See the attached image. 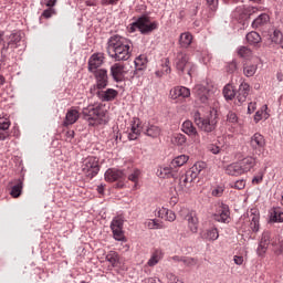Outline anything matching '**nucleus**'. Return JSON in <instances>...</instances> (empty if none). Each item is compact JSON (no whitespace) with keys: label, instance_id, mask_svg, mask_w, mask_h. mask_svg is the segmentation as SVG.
<instances>
[{"label":"nucleus","instance_id":"1","mask_svg":"<svg viewBox=\"0 0 283 283\" xmlns=\"http://www.w3.org/2000/svg\"><path fill=\"white\" fill-rule=\"evenodd\" d=\"M132 41L120 35H113L107 41V54L115 61H129L132 57Z\"/></svg>","mask_w":283,"mask_h":283},{"label":"nucleus","instance_id":"2","mask_svg":"<svg viewBox=\"0 0 283 283\" xmlns=\"http://www.w3.org/2000/svg\"><path fill=\"white\" fill-rule=\"evenodd\" d=\"M84 120L92 126L95 125H105L107 120L105 119V111L103 109V105H88L82 111Z\"/></svg>","mask_w":283,"mask_h":283},{"label":"nucleus","instance_id":"3","mask_svg":"<svg viewBox=\"0 0 283 283\" xmlns=\"http://www.w3.org/2000/svg\"><path fill=\"white\" fill-rule=\"evenodd\" d=\"M193 120L201 132L211 134V132H216V127H218V113L216 111H211L206 117H201L200 112H196Z\"/></svg>","mask_w":283,"mask_h":283},{"label":"nucleus","instance_id":"4","mask_svg":"<svg viewBox=\"0 0 283 283\" xmlns=\"http://www.w3.org/2000/svg\"><path fill=\"white\" fill-rule=\"evenodd\" d=\"M136 30H138L140 34H151L154 30H158V23L151 21L147 15H142L128 25V32H136Z\"/></svg>","mask_w":283,"mask_h":283},{"label":"nucleus","instance_id":"5","mask_svg":"<svg viewBox=\"0 0 283 283\" xmlns=\"http://www.w3.org/2000/svg\"><path fill=\"white\" fill-rule=\"evenodd\" d=\"M218 92V88L213 85V82L206 81L201 84H197L193 87V94L200 103L207 104L209 103V98L213 96Z\"/></svg>","mask_w":283,"mask_h":283},{"label":"nucleus","instance_id":"6","mask_svg":"<svg viewBox=\"0 0 283 283\" xmlns=\"http://www.w3.org/2000/svg\"><path fill=\"white\" fill-rule=\"evenodd\" d=\"M175 66L179 74H185L187 72L188 76H191V74L196 72V64L189 61V55L182 51L177 52Z\"/></svg>","mask_w":283,"mask_h":283},{"label":"nucleus","instance_id":"7","mask_svg":"<svg viewBox=\"0 0 283 283\" xmlns=\"http://www.w3.org/2000/svg\"><path fill=\"white\" fill-rule=\"evenodd\" d=\"M82 171L87 178H94L95 176H98V171H101V167L98 166V158L88 157L84 159Z\"/></svg>","mask_w":283,"mask_h":283},{"label":"nucleus","instance_id":"8","mask_svg":"<svg viewBox=\"0 0 283 283\" xmlns=\"http://www.w3.org/2000/svg\"><path fill=\"white\" fill-rule=\"evenodd\" d=\"M213 218L216 222H223L224 224H227V222H229V218H231V211L229 210V206L222 202L217 203Z\"/></svg>","mask_w":283,"mask_h":283},{"label":"nucleus","instance_id":"9","mask_svg":"<svg viewBox=\"0 0 283 283\" xmlns=\"http://www.w3.org/2000/svg\"><path fill=\"white\" fill-rule=\"evenodd\" d=\"M124 220L122 217H115L111 222V230L113 231L114 240L123 242L125 240V232H123Z\"/></svg>","mask_w":283,"mask_h":283},{"label":"nucleus","instance_id":"10","mask_svg":"<svg viewBox=\"0 0 283 283\" xmlns=\"http://www.w3.org/2000/svg\"><path fill=\"white\" fill-rule=\"evenodd\" d=\"M95 85H93V90H105V87L109 83V75H107V70L99 69L98 71H95Z\"/></svg>","mask_w":283,"mask_h":283},{"label":"nucleus","instance_id":"11","mask_svg":"<svg viewBox=\"0 0 283 283\" xmlns=\"http://www.w3.org/2000/svg\"><path fill=\"white\" fill-rule=\"evenodd\" d=\"M251 149L260 156L264 151V147H266V139L260 133H255L250 139Z\"/></svg>","mask_w":283,"mask_h":283},{"label":"nucleus","instance_id":"12","mask_svg":"<svg viewBox=\"0 0 283 283\" xmlns=\"http://www.w3.org/2000/svg\"><path fill=\"white\" fill-rule=\"evenodd\" d=\"M181 132L192 138L193 143H200V133H198L193 122L186 119L181 125Z\"/></svg>","mask_w":283,"mask_h":283},{"label":"nucleus","instance_id":"13","mask_svg":"<svg viewBox=\"0 0 283 283\" xmlns=\"http://www.w3.org/2000/svg\"><path fill=\"white\" fill-rule=\"evenodd\" d=\"M96 96L102 103H112V101L118 98V91L114 88H102L96 91Z\"/></svg>","mask_w":283,"mask_h":283},{"label":"nucleus","instance_id":"14","mask_svg":"<svg viewBox=\"0 0 283 283\" xmlns=\"http://www.w3.org/2000/svg\"><path fill=\"white\" fill-rule=\"evenodd\" d=\"M7 44H3L1 52H8V50H17L19 48V43H21V33L20 31H14L12 32L8 38H7Z\"/></svg>","mask_w":283,"mask_h":283},{"label":"nucleus","instance_id":"15","mask_svg":"<svg viewBox=\"0 0 283 283\" xmlns=\"http://www.w3.org/2000/svg\"><path fill=\"white\" fill-rule=\"evenodd\" d=\"M105 63V56L103 53H95L93 54L88 60V72L94 74L95 72H98V67H101Z\"/></svg>","mask_w":283,"mask_h":283},{"label":"nucleus","instance_id":"16","mask_svg":"<svg viewBox=\"0 0 283 283\" xmlns=\"http://www.w3.org/2000/svg\"><path fill=\"white\" fill-rule=\"evenodd\" d=\"M104 177L106 182H116V180H125V178H127V174L125 170L109 168L106 170Z\"/></svg>","mask_w":283,"mask_h":283},{"label":"nucleus","instance_id":"17","mask_svg":"<svg viewBox=\"0 0 283 283\" xmlns=\"http://www.w3.org/2000/svg\"><path fill=\"white\" fill-rule=\"evenodd\" d=\"M111 76L115 83L123 82L125 78V64L123 63H115L111 66Z\"/></svg>","mask_w":283,"mask_h":283},{"label":"nucleus","instance_id":"18","mask_svg":"<svg viewBox=\"0 0 283 283\" xmlns=\"http://www.w3.org/2000/svg\"><path fill=\"white\" fill-rule=\"evenodd\" d=\"M269 244H271V237L269 233H263L256 248V254L259 258H264V255H266V251H269Z\"/></svg>","mask_w":283,"mask_h":283},{"label":"nucleus","instance_id":"19","mask_svg":"<svg viewBox=\"0 0 283 283\" xmlns=\"http://www.w3.org/2000/svg\"><path fill=\"white\" fill-rule=\"evenodd\" d=\"M191 96V91L185 86H176L170 90V98L176 101V98H189Z\"/></svg>","mask_w":283,"mask_h":283},{"label":"nucleus","instance_id":"20","mask_svg":"<svg viewBox=\"0 0 283 283\" xmlns=\"http://www.w3.org/2000/svg\"><path fill=\"white\" fill-rule=\"evenodd\" d=\"M201 240H207L208 242H216L218 238H220V232H218V228H208L200 232Z\"/></svg>","mask_w":283,"mask_h":283},{"label":"nucleus","instance_id":"21","mask_svg":"<svg viewBox=\"0 0 283 283\" xmlns=\"http://www.w3.org/2000/svg\"><path fill=\"white\" fill-rule=\"evenodd\" d=\"M142 130L144 132L145 136H148L149 138H158L161 134L160 127L154 125V124H146L142 127Z\"/></svg>","mask_w":283,"mask_h":283},{"label":"nucleus","instance_id":"22","mask_svg":"<svg viewBox=\"0 0 283 283\" xmlns=\"http://www.w3.org/2000/svg\"><path fill=\"white\" fill-rule=\"evenodd\" d=\"M186 220L188 222V229L189 231H191V233H198V216L196 214V212L191 211L188 212V214L186 216Z\"/></svg>","mask_w":283,"mask_h":283},{"label":"nucleus","instance_id":"23","mask_svg":"<svg viewBox=\"0 0 283 283\" xmlns=\"http://www.w3.org/2000/svg\"><path fill=\"white\" fill-rule=\"evenodd\" d=\"M249 84L247 82H241L237 92V101H239V103H244L247 101V96H249Z\"/></svg>","mask_w":283,"mask_h":283},{"label":"nucleus","instance_id":"24","mask_svg":"<svg viewBox=\"0 0 283 283\" xmlns=\"http://www.w3.org/2000/svg\"><path fill=\"white\" fill-rule=\"evenodd\" d=\"M170 143L175 147H185L187 145V136L182 133H175L170 137Z\"/></svg>","mask_w":283,"mask_h":283},{"label":"nucleus","instance_id":"25","mask_svg":"<svg viewBox=\"0 0 283 283\" xmlns=\"http://www.w3.org/2000/svg\"><path fill=\"white\" fill-rule=\"evenodd\" d=\"M241 166V170L243 174H248V171L252 170L255 167V158L253 157H245L241 161H239Z\"/></svg>","mask_w":283,"mask_h":283},{"label":"nucleus","instance_id":"26","mask_svg":"<svg viewBox=\"0 0 283 283\" xmlns=\"http://www.w3.org/2000/svg\"><path fill=\"white\" fill-rule=\"evenodd\" d=\"M226 174H228V176H242V174L244 172L242 171V166H240V161H238L227 166Z\"/></svg>","mask_w":283,"mask_h":283},{"label":"nucleus","instance_id":"27","mask_svg":"<svg viewBox=\"0 0 283 283\" xmlns=\"http://www.w3.org/2000/svg\"><path fill=\"white\" fill-rule=\"evenodd\" d=\"M78 118H80L78 111L76 109L67 111L65 120H64V126L67 127V125H74V123H76Z\"/></svg>","mask_w":283,"mask_h":283},{"label":"nucleus","instance_id":"28","mask_svg":"<svg viewBox=\"0 0 283 283\" xmlns=\"http://www.w3.org/2000/svg\"><path fill=\"white\" fill-rule=\"evenodd\" d=\"M158 218L167 220L168 222H174V220H176V213L167 208H161L158 211Z\"/></svg>","mask_w":283,"mask_h":283},{"label":"nucleus","instance_id":"29","mask_svg":"<svg viewBox=\"0 0 283 283\" xmlns=\"http://www.w3.org/2000/svg\"><path fill=\"white\" fill-rule=\"evenodd\" d=\"M192 41H193V35H191V33H189V32H184L179 36L180 48H185V49L189 48V45H191Z\"/></svg>","mask_w":283,"mask_h":283},{"label":"nucleus","instance_id":"30","mask_svg":"<svg viewBox=\"0 0 283 283\" xmlns=\"http://www.w3.org/2000/svg\"><path fill=\"white\" fill-rule=\"evenodd\" d=\"M138 120L139 119H134L132 122V133L128 134V140H136L138 136H140V124Z\"/></svg>","mask_w":283,"mask_h":283},{"label":"nucleus","instance_id":"31","mask_svg":"<svg viewBox=\"0 0 283 283\" xmlns=\"http://www.w3.org/2000/svg\"><path fill=\"white\" fill-rule=\"evenodd\" d=\"M106 262H109V264L115 269V266H118V263L120 262V256L116 251H109L105 256Z\"/></svg>","mask_w":283,"mask_h":283},{"label":"nucleus","instance_id":"32","mask_svg":"<svg viewBox=\"0 0 283 283\" xmlns=\"http://www.w3.org/2000/svg\"><path fill=\"white\" fill-rule=\"evenodd\" d=\"M245 39L250 45H259V43H262V36L255 31L248 33Z\"/></svg>","mask_w":283,"mask_h":283},{"label":"nucleus","instance_id":"33","mask_svg":"<svg viewBox=\"0 0 283 283\" xmlns=\"http://www.w3.org/2000/svg\"><path fill=\"white\" fill-rule=\"evenodd\" d=\"M270 21L269 14L261 13L258 18H255L252 22V28H262V25H266Z\"/></svg>","mask_w":283,"mask_h":283},{"label":"nucleus","instance_id":"34","mask_svg":"<svg viewBox=\"0 0 283 283\" xmlns=\"http://www.w3.org/2000/svg\"><path fill=\"white\" fill-rule=\"evenodd\" d=\"M156 174L158 178H174V170L171 169V167H160L157 169Z\"/></svg>","mask_w":283,"mask_h":283},{"label":"nucleus","instance_id":"35","mask_svg":"<svg viewBox=\"0 0 283 283\" xmlns=\"http://www.w3.org/2000/svg\"><path fill=\"white\" fill-rule=\"evenodd\" d=\"M200 171H202V166L200 164H196L193 167L190 168V170L186 172V175L188 176L190 181L193 182L196 178H198Z\"/></svg>","mask_w":283,"mask_h":283},{"label":"nucleus","instance_id":"36","mask_svg":"<svg viewBox=\"0 0 283 283\" xmlns=\"http://www.w3.org/2000/svg\"><path fill=\"white\" fill-rule=\"evenodd\" d=\"M255 72H258V64L245 63L243 65V74L248 78H251V76H255Z\"/></svg>","mask_w":283,"mask_h":283},{"label":"nucleus","instance_id":"37","mask_svg":"<svg viewBox=\"0 0 283 283\" xmlns=\"http://www.w3.org/2000/svg\"><path fill=\"white\" fill-rule=\"evenodd\" d=\"M160 260H163V251L155 250L153 252L150 259L148 260L147 264H148V266H156V264H158V262H160Z\"/></svg>","mask_w":283,"mask_h":283},{"label":"nucleus","instance_id":"38","mask_svg":"<svg viewBox=\"0 0 283 283\" xmlns=\"http://www.w3.org/2000/svg\"><path fill=\"white\" fill-rule=\"evenodd\" d=\"M272 43L280 45L283 49V33L280 30H274L273 34L270 35Z\"/></svg>","mask_w":283,"mask_h":283},{"label":"nucleus","instance_id":"39","mask_svg":"<svg viewBox=\"0 0 283 283\" xmlns=\"http://www.w3.org/2000/svg\"><path fill=\"white\" fill-rule=\"evenodd\" d=\"M135 70L142 71L147 67V56L145 55H139L138 57L135 59Z\"/></svg>","mask_w":283,"mask_h":283},{"label":"nucleus","instance_id":"40","mask_svg":"<svg viewBox=\"0 0 283 283\" xmlns=\"http://www.w3.org/2000/svg\"><path fill=\"white\" fill-rule=\"evenodd\" d=\"M223 96L226 101H233L235 98V90L230 84H227L223 87Z\"/></svg>","mask_w":283,"mask_h":283},{"label":"nucleus","instance_id":"41","mask_svg":"<svg viewBox=\"0 0 283 283\" xmlns=\"http://www.w3.org/2000/svg\"><path fill=\"white\" fill-rule=\"evenodd\" d=\"M189 161V156L187 155H180L172 159L171 165L172 167H182V165H186V163Z\"/></svg>","mask_w":283,"mask_h":283},{"label":"nucleus","instance_id":"42","mask_svg":"<svg viewBox=\"0 0 283 283\" xmlns=\"http://www.w3.org/2000/svg\"><path fill=\"white\" fill-rule=\"evenodd\" d=\"M271 222H283V212L280 209H274L270 213Z\"/></svg>","mask_w":283,"mask_h":283},{"label":"nucleus","instance_id":"43","mask_svg":"<svg viewBox=\"0 0 283 283\" xmlns=\"http://www.w3.org/2000/svg\"><path fill=\"white\" fill-rule=\"evenodd\" d=\"M268 106L263 105L260 111H258L254 115V122L260 123L262 118H269V114L266 113Z\"/></svg>","mask_w":283,"mask_h":283},{"label":"nucleus","instance_id":"44","mask_svg":"<svg viewBox=\"0 0 283 283\" xmlns=\"http://www.w3.org/2000/svg\"><path fill=\"white\" fill-rule=\"evenodd\" d=\"M238 54L241 56V59H251L253 52L247 46H241L238 50Z\"/></svg>","mask_w":283,"mask_h":283},{"label":"nucleus","instance_id":"45","mask_svg":"<svg viewBox=\"0 0 283 283\" xmlns=\"http://www.w3.org/2000/svg\"><path fill=\"white\" fill-rule=\"evenodd\" d=\"M22 189H23V185L21 182L13 186L10 192L12 198H19V196H21Z\"/></svg>","mask_w":283,"mask_h":283},{"label":"nucleus","instance_id":"46","mask_svg":"<svg viewBox=\"0 0 283 283\" xmlns=\"http://www.w3.org/2000/svg\"><path fill=\"white\" fill-rule=\"evenodd\" d=\"M140 169H138V168H135L134 170H133V172H130L129 175H128V180H130V182H135V184H137L138 182V180H139V178H140Z\"/></svg>","mask_w":283,"mask_h":283},{"label":"nucleus","instance_id":"47","mask_svg":"<svg viewBox=\"0 0 283 283\" xmlns=\"http://www.w3.org/2000/svg\"><path fill=\"white\" fill-rule=\"evenodd\" d=\"M206 1H207V6H208L210 12H212V13L218 12V6L220 3L219 0H206Z\"/></svg>","mask_w":283,"mask_h":283},{"label":"nucleus","instance_id":"48","mask_svg":"<svg viewBox=\"0 0 283 283\" xmlns=\"http://www.w3.org/2000/svg\"><path fill=\"white\" fill-rule=\"evenodd\" d=\"M166 277L169 283H185L184 280H180L176 274L171 272L166 273Z\"/></svg>","mask_w":283,"mask_h":283},{"label":"nucleus","instance_id":"49","mask_svg":"<svg viewBox=\"0 0 283 283\" xmlns=\"http://www.w3.org/2000/svg\"><path fill=\"white\" fill-rule=\"evenodd\" d=\"M182 263L185 266H196L198 264V259L191 256H184Z\"/></svg>","mask_w":283,"mask_h":283},{"label":"nucleus","instance_id":"50","mask_svg":"<svg viewBox=\"0 0 283 283\" xmlns=\"http://www.w3.org/2000/svg\"><path fill=\"white\" fill-rule=\"evenodd\" d=\"M226 70L227 72H229V74H233V72L238 71V62L235 60H232L227 64Z\"/></svg>","mask_w":283,"mask_h":283},{"label":"nucleus","instance_id":"51","mask_svg":"<svg viewBox=\"0 0 283 283\" xmlns=\"http://www.w3.org/2000/svg\"><path fill=\"white\" fill-rule=\"evenodd\" d=\"M146 227H148V229H163V224L158 223L156 219L146 221Z\"/></svg>","mask_w":283,"mask_h":283},{"label":"nucleus","instance_id":"52","mask_svg":"<svg viewBox=\"0 0 283 283\" xmlns=\"http://www.w3.org/2000/svg\"><path fill=\"white\" fill-rule=\"evenodd\" d=\"M54 14H56V11L54 10V8L52 7H49L48 9H45L43 12H42V17L44 19H52V17H54Z\"/></svg>","mask_w":283,"mask_h":283},{"label":"nucleus","instance_id":"53","mask_svg":"<svg viewBox=\"0 0 283 283\" xmlns=\"http://www.w3.org/2000/svg\"><path fill=\"white\" fill-rule=\"evenodd\" d=\"M232 188L242 190L247 187V181L244 179L237 180L234 184L231 185Z\"/></svg>","mask_w":283,"mask_h":283},{"label":"nucleus","instance_id":"54","mask_svg":"<svg viewBox=\"0 0 283 283\" xmlns=\"http://www.w3.org/2000/svg\"><path fill=\"white\" fill-rule=\"evenodd\" d=\"M10 129V120L9 119H0V130L8 132Z\"/></svg>","mask_w":283,"mask_h":283},{"label":"nucleus","instance_id":"55","mask_svg":"<svg viewBox=\"0 0 283 283\" xmlns=\"http://www.w3.org/2000/svg\"><path fill=\"white\" fill-rule=\"evenodd\" d=\"M227 120L228 123H232V125H235V123H238V115H235V113L233 112H229L227 116Z\"/></svg>","mask_w":283,"mask_h":283},{"label":"nucleus","instance_id":"56","mask_svg":"<svg viewBox=\"0 0 283 283\" xmlns=\"http://www.w3.org/2000/svg\"><path fill=\"white\" fill-rule=\"evenodd\" d=\"M224 193V188L222 186H218L212 190V196L216 198H220Z\"/></svg>","mask_w":283,"mask_h":283},{"label":"nucleus","instance_id":"57","mask_svg":"<svg viewBox=\"0 0 283 283\" xmlns=\"http://www.w3.org/2000/svg\"><path fill=\"white\" fill-rule=\"evenodd\" d=\"M189 182H192L191 179L187 176V174L182 175L180 180H179V185H181L182 187H187V185H189Z\"/></svg>","mask_w":283,"mask_h":283},{"label":"nucleus","instance_id":"58","mask_svg":"<svg viewBox=\"0 0 283 283\" xmlns=\"http://www.w3.org/2000/svg\"><path fill=\"white\" fill-rule=\"evenodd\" d=\"M250 222H260V214L256 210H251Z\"/></svg>","mask_w":283,"mask_h":283},{"label":"nucleus","instance_id":"59","mask_svg":"<svg viewBox=\"0 0 283 283\" xmlns=\"http://www.w3.org/2000/svg\"><path fill=\"white\" fill-rule=\"evenodd\" d=\"M222 150V148H220V146L216 145V144H211L209 146V151H211V154H220V151Z\"/></svg>","mask_w":283,"mask_h":283},{"label":"nucleus","instance_id":"60","mask_svg":"<svg viewBox=\"0 0 283 283\" xmlns=\"http://www.w3.org/2000/svg\"><path fill=\"white\" fill-rule=\"evenodd\" d=\"M42 6H46V8H54L56 6V0H41Z\"/></svg>","mask_w":283,"mask_h":283},{"label":"nucleus","instance_id":"61","mask_svg":"<svg viewBox=\"0 0 283 283\" xmlns=\"http://www.w3.org/2000/svg\"><path fill=\"white\" fill-rule=\"evenodd\" d=\"M233 261L238 266H242V264H244V256L234 255Z\"/></svg>","mask_w":283,"mask_h":283},{"label":"nucleus","instance_id":"62","mask_svg":"<svg viewBox=\"0 0 283 283\" xmlns=\"http://www.w3.org/2000/svg\"><path fill=\"white\" fill-rule=\"evenodd\" d=\"M263 178H264V175L259 174V175L253 177L252 184L253 185H260V182H262Z\"/></svg>","mask_w":283,"mask_h":283},{"label":"nucleus","instance_id":"63","mask_svg":"<svg viewBox=\"0 0 283 283\" xmlns=\"http://www.w3.org/2000/svg\"><path fill=\"white\" fill-rule=\"evenodd\" d=\"M119 0H102V6H117Z\"/></svg>","mask_w":283,"mask_h":283},{"label":"nucleus","instance_id":"64","mask_svg":"<svg viewBox=\"0 0 283 283\" xmlns=\"http://www.w3.org/2000/svg\"><path fill=\"white\" fill-rule=\"evenodd\" d=\"M144 283H163L158 277H148L144 280Z\"/></svg>","mask_w":283,"mask_h":283}]
</instances>
